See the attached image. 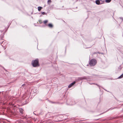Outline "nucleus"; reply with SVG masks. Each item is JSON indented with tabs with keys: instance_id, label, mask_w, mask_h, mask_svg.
Instances as JSON below:
<instances>
[{
	"instance_id": "0eeeda50",
	"label": "nucleus",
	"mask_w": 123,
	"mask_h": 123,
	"mask_svg": "<svg viewBox=\"0 0 123 123\" xmlns=\"http://www.w3.org/2000/svg\"><path fill=\"white\" fill-rule=\"evenodd\" d=\"M42 8V7L40 6H38V10L39 11H40Z\"/></svg>"
},
{
	"instance_id": "f03ea898",
	"label": "nucleus",
	"mask_w": 123,
	"mask_h": 123,
	"mask_svg": "<svg viewBox=\"0 0 123 123\" xmlns=\"http://www.w3.org/2000/svg\"><path fill=\"white\" fill-rule=\"evenodd\" d=\"M97 63V62L96 60L95 59H92L90 61L89 64L91 66H94Z\"/></svg>"
},
{
	"instance_id": "f8f14e48",
	"label": "nucleus",
	"mask_w": 123,
	"mask_h": 123,
	"mask_svg": "<svg viewBox=\"0 0 123 123\" xmlns=\"http://www.w3.org/2000/svg\"><path fill=\"white\" fill-rule=\"evenodd\" d=\"M86 78L85 77H82V78H80L79 80H82L83 79H85Z\"/></svg>"
},
{
	"instance_id": "423d86ee",
	"label": "nucleus",
	"mask_w": 123,
	"mask_h": 123,
	"mask_svg": "<svg viewBox=\"0 0 123 123\" xmlns=\"http://www.w3.org/2000/svg\"><path fill=\"white\" fill-rule=\"evenodd\" d=\"M48 26L50 28H52L53 27V25L52 24H49L48 25Z\"/></svg>"
},
{
	"instance_id": "1a4fd4ad",
	"label": "nucleus",
	"mask_w": 123,
	"mask_h": 123,
	"mask_svg": "<svg viewBox=\"0 0 123 123\" xmlns=\"http://www.w3.org/2000/svg\"><path fill=\"white\" fill-rule=\"evenodd\" d=\"M111 0H105V1L106 3H109L110 2Z\"/></svg>"
},
{
	"instance_id": "4468645a",
	"label": "nucleus",
	"mask_w": 123,
	"mask_h": 123,
	"mask_svg": "<svg viewBox=\"0 0 123 123\" xmlns=\"http://www.w3.org/2000/svg\"><path fill=\"white\" fill-rule=\"evenodd\" d=\"M41 13L43 15H44L45 14V12H42Z\"/></svg>"
},
{
	"instance_id": "ddd939ff",
	"label": "nucleus",
	"mask_w": 123,
	"mask_h": 123,
	"mask_svg": "<svg viewBox=\"0 0 123 123\" xmlns=\"http://www.w3.org/2000/svg\"><path fill=\"white\" fill-rule=\"evenodd\" d=\"M91 84H91H95V85H97V86H99V85H97V84H94V83H92V84Z\"/></svg>"
},
{
	"instance_id": "9d476101",
	"label": "nucleus",
	"mask_w": 123,
	"mask_h": 123,
	"mask_svg": "<svg viewBox=\"0 0 123 123\" xmlns=\"http://www.w3.org/2000/svg\"><path fill=\"white\" fill-rule=\"evenodd\" d=\"M51 0H49L48 1L47 3L48 4H49L51 3Z\"/></svg>"
},
{
	"instance_id": "39448f33",
	"label": "nucleus",
	"mask_w": 123,
	"mask_h": 123,
	"mask_svg": "<svg viewBox=\"0 0 123 123\" xmlns=\"http://www.w3.org/2000/svg\"><path fill=\"white\" fill-rule=\"evenodd\" d=\"M96 4L98 5H99L100 4V1L99 0H96Z\"/></svg>"
},
{
	"instance_id": "6e6552de",
	"label": "nucleus",
	"mask_w": 123,
	"mask_h": 123,
	"mask_svg": "<svg viewBox=\"0 0 123 123\" xmlns=\"http://www.w3.org/2000/svg\"><path fill=\"white\" fill-rule=\"evenodd\" d=\"M123 77V74L119 76L118 78V79H121Z\"/></svg>"
},
{
	"instance_id": "9b49d317",
	"label": "nucleus",
	"mask_w": 123,
	"mask_h": 123,
	"mask_svg": "<svg viewBox=\"0 0 123 123\" xmlns=\"http://www.w3.org/2000/svg\"><path fill=\"white\" fill-rule=\"evenodd\" d=\"M48 21L47 20H45L43 21V23L44 24H46L47 23Z\"/></svg>"
},
{
	"instance_id": "20e7f679",
	"label": "nucleus",
	"mask_w": 123,
	"mask_h": 123,
	"mask_svg": "<svg viewBox=\"0 0 123 123\" xmlns=\"http://www.w3.org/2000/svg\"><path fill=\"white\" fill-rule=\"evenodd\" d=\"M20 112L22 114L24 113V111L22 108H20L19 109Z\"/></svg>"
},
{
	"instance_id": "7ed1b4c3",
	"label": "nucleus",
	"mask_w": 123,
	"mask_h": 123,
	"mask_svg": "<svg viewBox=\"0 0 123 123\" xmlns=\"http://www.w3.org/2000/svg\"><path fill=\"white\" fill-rule=\"evenodd\" d=\"M75 83V82L74 81L72 83H71V84L69 85L68 86V87L69 88H70Z\"/></svg>"
},
{
	"instance_id": "f257e3e1",
	"label": "nucleus",
	"mask_w": 123,
	"mask_h": 123,
	"mask_svg": "<svg viewBox=\"0 0 123 123\" xmlns=\"http://www.w3.org/2000/svg\"><path fill=\"white\" fill-rule=\"evenodd\" d=\"M32 64L33 66L34 67H35L39 66L38 64V59H36L32 61Z\"/></svg>"
}]
</instances>
